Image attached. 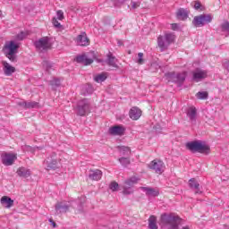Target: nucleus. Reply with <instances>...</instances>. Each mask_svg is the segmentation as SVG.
Instances as JSON below:
<instances>
[{"label":"nucleus","mask_w":229,"mask_h":229,"mask_svg":"<svg viewBox=\"0 0 229 229\" xmlns=\"http://www.w3.org/2000/svg\"><path fill=\"white\" fill-rule=\"evenodd\" d=\"M182 223V218L175 216L174 214L164 213L160 216L159 225L164 228V226H168V229H178L180 224ZM182 229H191L189 225L182 226Z\"/></svg>","instance_id":"f257e3e1"},{"label":"nucleus","mask_w":229,"mask_h":229,"mask_svg":"<svg viewBox=\"0 0 229 229\" xmlns=\"http://www.w3.org/2000/svg\"><path fill=\"white\" fill-rule=\"evenodd\" d=\"M185 148L188 149V151H191V153H200L202 155L210 154V146L207 145L205 141H189L185 144Z\"/></svg>","instance_id":"f03ea898"},{"label":"nucleus","mask_w":229,"mask_h":229,"mask_svg":"<svg viewBox=\"0 0 229 229\" xmlns=\"http://www.w3.org/2000/svg\"><path fill=\"white\" fill-rule=\"evenodd\" d=\"M19 44H16L15 41H10L8 44L4 45V55L10 62H17V51L19 50Z\"/></svg>","instance_id":"7ed1b4c3"},{"label":"nucleus","mask_w":229,"mask_h":229,"mask_svg":"<svg viewBox=\"0 0 229 229\" xmlns=\"http://www.w3.org/2000/svg\"><path fill=\"white\" fill-rule=\"evenodd\" d=\"M176 37L173 33H166L164 36H159L157 38V46L160 48V51H167V48L173 42H174Z\"/></svg>","instance_id":"20e7f679"},{"label":"nucleus","mask_w":229,"mask_h":229,"mask_svg":"<svg viewBox=\"0 0 229 229\" xmlns=\"http://www.w3.org/2000/svg\"><path fill=\"white\" fill-rule=\"evenodd\" d=\"M44 168L47 171H56L60 168L58 159H56V153H52L51 156L47 157L43 162Z\"/></svg>","instance_id":"39448f33"},{"label":"nucleus","mask_w":229,"mask_h":229,"mask_svg":"<svg viewBox=\"0 0 229 229\" xmlns=\"http://www.w3.org/2000/svg\"><path fill=\"white\" fill-rule=\"evenodd\" d=\"M213 19L214 17L212 16V14H199L193 18L192 24L193 26H195V28H201L207 24H210Z\"/></svg>","instance_id":"423d86ee"},{"label":"nucleus","mask_w":229,"mask_h":229,"mask_svg":"<svg viewBox=\"0 0 229 229\" xmlns=\"http://www.w3.org/2000/svg\"><path fill=\"white\" fill-rule=\"evenodd\" d=\"M165 76L168 81H172V83H177V85H183L185 78H187V74L185 72L176 73L174 72H167L165 74Z\"/></svg>","instance_id":"0eeeda50"},{"label":"nucleus","mask_w":229,"mask_h":229,"mask_svg":"<svg viewBox=\"0 0 229 229\" xmlns=\"http://www.w3.org/2000/svg\"><path fill=\"white\" fill-rule=\"evenodd\" d=\"M90 112V101L88 98H82L77 103V114L83 117V115Z\"/></svg>","instance_id":"6e6552de"},{"label":"nucleus","mask_w":229,"mask_h":229,"mask_svg":"<svg viewBox=\"0 0 229 229\" xmlns=\"http://www.w3.org/2000/svg\"><path fill=\"white\" fill-rule=\"evenodd\" d=\"M34 46L36 49H39V51H47V49H51V43H49L48 37H43L38 41H35Z\"/></svg>","instance_id":"1a4fd4ad"},{"label":"nucleus","mask_w":229,"mask_h":229,"mask_svg":"<svg viewBox=\"0 0 229 229\" xmlns=\"http://www.w3.org/2000/svg\"><path fill=\"white\" fill-rule=\"evenodd\" d=\"M149 169H152L157 173V174H162L164 173V162L161 160H153L151 163L148 165Z\"/></svg>","instance_id":"9d476101"},{"label":"nucleus","mask_w":229,"mask_h":229,"mask_svg":"<svg viewBox=\"0 0 229 229\" xmlns=\"http://www.w3.org/2000/svg\"><path fill=\"white\" fill-rule=\"evenodd\" d=\"M55 208L56 216H60V214H66V212H69L71 206L65 202H57L55 206Z\"/></svg>","instance_id":"9b49d317"},{"label":"nucleus","mask_w":229,"mask_h":229,"mask_svg":"<svg viewBox=\"0 0 229 229\" xmlns=\"http://www.w3.org/2000/svg\"><path fill=\"white\" fill-rule=\"evenodd\" d=\"M208 76V72L205 70H201L199 68H197L194 72H193V77L192 80L193 81H201V80H205V78H207Z\"/></svg>","instance_id":"f8f14e48"},{"label":"nucleus","mask_w":229,"mask_h":229,"mask_svg":"<svg viewBox=\"0 0 229 229\" xmlns=\"http://www.w3.org/2000/svg\"><path fill=\"white\" fill-rule=\"evenodd\" d=\"M77 44L78 46L87 47L90 45V39L87 37L86 32H81L80 35L77 36Z\"/></svg>","instance_id":"ddd939ff"},{"label":"nucleus","mask_w":229,"mask_h":229,"mask_svg":"<svg viewBox=\"0 0 229 229\" xmlns=\"http://www.w3.org/2000/svg\"><path fill=\"white\" fill-rule=\"evenodd\" d=\"M141 191H143L148 198H157L160 196V191L155 188L141 187Z\"/></svg>","instance_id":"4468645a"},{"label":"nucleus","mask_w":229,"mask_h":229,"mask_svg":"<svg viewBox=\"0 0 229 229\" xmlns=\"http://www.w3.org/2000/svg\"><path fill=\"white\" fill-rule=\"evenodd\" d=\"M126 131V128L123 125H115L109 129L110 135H118L123 136L124 135V132Z\"/></svg>","instance_id":"2eb2a0df"},{"label":"nucleus","mask_w":229,"mask_h":229,"mask_svg":"<svg viewBox=\"0 0 229 229\" xmlns=\"http://www.w3.org/2000/svg\"><path fill=\"white\" fill-rule=\"evenodd\" d=\"M18 106H21V108H23L24 110H28L30 108H38V102H27V101H20L17 103Z\"/></svg>","instance_id":"dca6fc26"},{"label":"nucleus","mask_w":229,"mask_h":229,"mask_svg":"<svg viewBox=\"0 0 229 229\" xmlns=\"http://www.w3.org/2000/svg\"><path fill=\"white\" fill-rule=\"evenodd\" d=\"M140 115H142V111L139 107L134 106L131 108L129 117H131L132 121H138V119H140Z\"/></svg>","instance_id":"f3484780"},{"label":"nucleus","mask_w":229,"mask_h":229,"mask_svg":"<svg viewBox=\"0 0 229 229\" xmlns=\"http://www.w3.org/2000/svg\"><path fill=\"white\" fill-rule=\"evenodd\" d=\"M17 159V157L13 154H5L2 158V163L4 165H12L13 162Z\"/></svg>","instance_id":"a211bd4d"},{"label":"nucleus","mask_w":229,"mask_h":229,"mask_svg":"<svg viewBox=\"0 0 229 229\" xmlns=\"http://www.w3.org/2000/svg\"><path fill=\"white\" fill-rule=\"evenodd\" d=\"M189 187L190 189H193L195 191V194H201V191H199V182L196 178H191L189 180Z\"/></svg>","instance_id":"6ab92c4d"},{"label":"nucleus","mask_w":229,"mask_h":229,"mask_svg":"<svg viewBox=\"0 0 229 229\" xmlns=\"http://www.w3.org/2000/svg\"><path fill=\"white\" fill-rule=\"evenodd\" d=\"M75 60L77 64H83L84 65H90L94 62L93 59L88 58L85 55L77 56Z\"/></svg>","instance_id":"aec40b11"},{"label":"nucleus","mask_w":229,"mask_h":229,"mask_svg":"<svg viewBox=\"0 0 229 229\" xmlns=\"http://www.w3.org/2000/svg\"><path fill=\"white\" fill-rule=\"evenodd\" d=\"M102 176H103V172H101V170L99 169L89 171V180H94L98 182V180H99Z\"/></svg>","instance_id":"412c9836"},{"label":"nucleus","mask_w":229,"mask_h":229,"mask_svg":"<svg viewBox=\"0 0 229 229\" xmlns=\"http://www.w3.org/2000/svg\"><path fill=\"white\" fill-rule=\"evenodd\" d=\"M116 62L117 59L115 58V56H114V55H112V53L109 52L106 60L107 65H109L110 67H114V69H119V65H117Z\"/></svg>","instance_id":"4be33fe9"},{"label":"nucleus","mask_w":229,"mask_h":229,"mask_svg":"<svg viewBox=\"0 0 229 229\" xmlns=\"http://www.w3.org/2000/svg\"><path fill=\"white\" fill-rule=\"evenodd\" d=\"M4 65V72L6 76H12L13 72H15V67L10 65V64L6 63V61L3 62Z\"/></svg>","instance_id":"5701e85b"},{"label":"nucleus","mask_w":229,"mask_h":229,"mask_svg":"<svg viewBox=\"0 0 229 229\" xmlns=\"http://www.w3.org/2000/svg\"><path fill=\"white\" fill-rule=\"evenodd\" d=\"M16 173L21 178H30L31 176V171L26 167H20Z\"/></svg>","instance_id":"b1692460"},{"label":"nucleus","mask_w":229,"mask_h":229,"mask_svg":"<svg viewBox=\"0 0 229 229\" xmlns=\"http://www.w3.org/2000/svg\"><path fill=\"white\" fill-rule=\"evenodd\" d=\"M176 15L179 21H186V19H189V12L183 8L179 9Z\"/></svg>","instance_id":"393cba45"},{"label":"nucleus","mask_w":229,"mask_h":229,"mask_svg":"<svg viewBox=\"0 0 229 229\" xmlns=\"http://www.w3.org/2000/svg\"><path fill=\"white\" fill-rule=\"evenodd\" d=\"M196 115H198L196 107H190L187 111V116L191 123H196Z\"/></svg>","instance_id":"a878e982"},{"label":"nucleus","mask_w":229,"mask_h":229,"mask_svg":"<svg viewBox=\"0 0 229 229\" xmlns=\"http://www.w3.org/2000/svg\"><path fill=\"white\" fill-rule=\"evenodd\" d=\"M1 203L6 208L13 207V199L8 196H4L1 198Z\"/></svg>","instance_id":"bb28decb"},{"label":"nucleus","mask_w":229,"mask_h":229,"mask_svg":"<svg viewBox=\"0 0 229 229\" xmlns=\"http://www.w3.org/2000/svg\"><path fill=\"white\" fill-rule=\"evenodd\" d=\"M138 182H139V178L132 176L124 182L123 187L131 189V187H133L135 185V183H138Z\"/></svg>","instance_id":"cd10ccee"},{"label":"nucleus","mask_w":229,"mask_h":229,"mask_svg":"<svg viewBox=\"0 0 229 229\" xmlns=\"http://www.w3.org/2000/svg\"><path fill=\"white\" fill-rule=\"evenodd\" d=\"M49 85L52 87V90H56V89L62 85V81L58 78H55L49 81Z\"/></svg>","instance_id":"c85d7f7f"},{"label":"nucleus","mask_w":229,"mask_h":229,"mask_svg":"<svg viewBox=\"0 0 229 229\" xmlns=\"http://www.w3.org/2000/svg\"><path fill=\"white\" fill-rule=\"evenodd\" d=\"M148 228L149 229H158V225H157V216H150L148 218Z\"/></svg>","instance_id":"c756f323"},{"label":"nucleus","mask_w":229,"mask_h":229,"mask_svg":"<svg viewBox=\"0 0 229 229\" xmlns=\"http://www.w3.org/2000/svg\"><path fill=\"white\" fill-rule=\"evenodd\" d=\"M106 80V73L102 72L100 74H98L97 76H95L94 81L97 83H103V81H105Z\"/></svg>","instance_id":"7c9ffc66"},{"label":"nucleus","mask_w":229,"mask_h":229,"mask_svg":"<svg viewBox=\"0 0 229 229\" xmlns=\"http://www.w3.org/2000/svg\"><path fill=\"white\" fill-rule=\"evenodd\" d=\"M119 149H120L121 155H123L126 157H130V155H131V149H130L129 147L123 146V147H120Z\"/></svg>","instance_id":"2f4dec72"},{"label":"nucleus","mask_w":229,"mask_h":229,"mask_svg":"<svg viewBox=\"0 0 229 229\" xmlns=\"http://www.w3.org/2000/svg\"><path fill=\"white\" fill-rule=\"evenodd\" d=\"M109 189L113 192H117V191H119V183H117V182L115 181L111 182V183L109 184Z\"/></svg>","instance_id":"473e14b6"},{"label":"nucleus","mask_w":229,"mask_h":229,"mask_svg":"<svg viewBox=\"0 0 229 229\" xmlns=\"http://www.w3.org/2000/svg\"><path fill=\"white\" fill-rule=\"evenodd\" d=\"M119 162L122 164V165H123V167H128V165L131 164L130 157H120Z\"/></svg>","instance_id":"72a5a7b5"},{"label":"nucleus","mask_w":229,"mask_h":229,"mask_svg":"<svg viewBox=\"0 0 229 229\" xmlns=\"http://www.w3.org/2000/svg\"><path fill=\"white\" fill-rule=\"evenodd\" d=\"M196 96L198 99H207L208 98V92L199 91Z\"/></svg>","instance_id":"f704fd0d"},{"label":"nucleus","mask_w":229,"mask_h":229,"mask_svg":"<svg viewBox=\"0 0 229 229\" xmlns=\"http://www.w3.org/2000/svg\"><path fill=\"white\" fill-rule=\"evenodd\" d=\"M126 1L127 0H114V6H115V8H121V6H123Z\"/></svg>","instance_id":"c9c22d12"},{"label":"nucleus","mask_w":229,"mask_h":229,"mask_svg":"<svg viewBox=\"0 0 229 229\" xmlns=\"http://www.w3.org/2000/svg\"><path fill=\"white\" fill-rule=\"evenodd\" d=\"M43 67L46 69V71L49 72L53 68V64H51L49 61H44Z\"/></svg>","instance_id":"e433bc0d"},{"label":"nucleus","mask_w":229,"mask_h":229,"mask_svg":"<svg viewBox=\"0 0 229 229\" xmlns=\"http://www.w3.org/2000/svg\"><path fill=\"white\" fill-rule=\"evenodd\" d=\"M123 194H124L125 196H128L130 194H133V190H131V188L123 186Z\"/></svg>","instance_id":"4c0bfd02"},{"label":"nucleus","mask_w":229,"mask_h":229,"mask_svg":"<svg viewBox=\"0 0 229 229\" xmlns=\"http://www.w3.org/2000/svg\"><path fill=\"white\" fill-rule=\"evenodd\" d=\"M52 23L54 24L55 28H57V30H60L61 28H63L62 24H60L58 22V19L57 18H53L52 19Z\"/></svg>","instance_id":"58836bf2"},{"label":"nucleus","mask_w":229,"mask_h":229,"mask_svg":"<svg viewBox=\"0 0 229 229\" xmlns=\"http://www.w3.org/2000/svg\"><path fill=\"white\" fill-rule=\"evenodd\" d=\"M84 89H86V92H84V96H87V94H92L94 92V89H92V86L88 85L84 87Z\"/></svg>","instance_id":"ea45409f"},{"label":"nucleus","mask_w":229,"mask_h":229,"mask_svg":"<svg viewBox=\"0 0 229 229\" xmlns=\"http://www.w3.org/2000/svg\"><path fill=\"white\" fill-rule=\"evenodd\" d=\"M222 31H228L229 32V21H225L221 25Z\"/></svg>","instance_id":"a19ab883"},{"label":"nucleus","mask_w":229,"mask_h":229,"mask_svg":"<svg viewBox=\"0 0 229 229\" xmlns=\"http://www.w3.org/2000/svg\"><path fill=\"white\" fill-rule=\"evenodd\" d=\"M194 8H195V10H203V5H201V2L195 1Z\"/></svg>","instance_id":"79ce46f5"},{"label":"nucleus","mask_w":229,"mask_h":229,"mask_svg":"<svg viewBox=\"0 0 229 229\" xmlns=\"http://www.w3.org/2000/svg\"><path fill=\"white\" fill-rule=\"evenodd\" d=\"M138 57H139L138 64H140V65H142V64H144V59H143L144 54L143 53H139Z\"/></svg>","instance_id":"37998d69"},{"label":"nucleus","mask_w":229,"mask_h":229,"mask_svg":"<svg viewBox=\"0 0 229 229\" xmlns=\"http://www.w3.org/2000/svg\"><path fill=\"white\" fill-rule=\"evenodd\" d=\"M140 6V2H133L131 1V8L132 10H137V8H139Z\"/></svg>","instance_id":"c03bdc74"},{"label":"nucleus","mask_w":229,"mask_h":229,"mask_svg":"<svg viewBox=\"0 0 229 229\" xmlns=\"http://www.w3.org/2000/svg\"><path fill=\"white\" fill-rule=\"evenodd\" d=\"M56 13H57V19L59 21H64V11L59 10V11H57Z\"/></svg>","instance_id":"a18cd8bd"},{"label":"nucleus","mask_w":229,"mask_h":229,"mask_svg":"<svg viewBox=\"0 0 229 229\" xmlns=\"http://www.w3.org/2000/svg\"><path fill=\"white\" fill-rule=\"evenodd\" d=\"M18 40H24V32H21L17 35Z\"/></svg>","instance_id":"49530a36"},{"label":"nucleus","mask_w":229,"mask_h":229,"mask_svg":"<svg viewBox=\"0 0 229 229\" xmlns=\"http://www.w3.org/2000/svg\"><path fill=\"white\" fill-rule=\"evenodd\" d=\"M171 28L174 31H176V30H178V23H173L171 25Z\"/></svg>","instance_id":"de8ad7c7"},{"label":"nucleus","mask_w":229,"mask_h":229,"mask_svg":"<svg viewBox=\"0 0 229 229\" xmlns=\"http://www.w3.org/2000/svg\"><path fill=\"white\" fill-rule=\"evenodd\" d=\"M224 68L226 69V71L229 72V61H225L224 63Z\"/></svg>","instance_id":"09e8293b"},{"label":"nucleus","mask_w":229,"mask_h":229,"mask_svg":"<svg viewBox=\"0 0 229 229\" xmlns=\"http://www.w3.org/2000/svg\"><path fill=\"white\" fill-rule=\"evenodd\" d=\"M48 221L51 223L54 228H56V223L52 218H50Z\"/></svg>","instance_id":"8fccbe9b"},{"label":"nucleus","mask_w":229,"mask_h":229,"mask_svg":"<svg viewBox=\"0 0 229 229\" xmlns=\"http://www.w3.org/2000/svg\"><path fill=\"white\" fill-rule=\"evenodd\" d=\"M117 44H118V46H123V41L121 39L117 40Z\"/></svg>","instance_id":"3c124183"},{"label":"nucleus","mask_w":229,"mask_h":229,"mask_svg":"<svg viewBox=\"0 0 229 229\" xmlns=\"http://www.w3.org/2000/svg\"><path fill=\"white\" fill-rule=\"evenodd\" d=\"M79 212H80V213L83 212V209L79 208Z\"/></svg>","instance_id":"603ef678"},{"label":"nucleus","mask_w":229,"mask_h":229,"mask_svg":"<svg viewBox=\"0 0 229 229\" xmlns=\"http://www.w3.org/2000/svg\"><path fill=\"white\" fill-rule=\"evenodd\" d=\"M1 15H3V11L0 10V17H1Z\"/></svg>","instance_id":"864d4df0"}]
</instances>
